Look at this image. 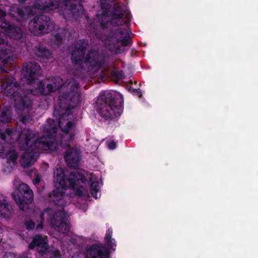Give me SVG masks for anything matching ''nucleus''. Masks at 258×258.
<instances>
[{"label": "nucleus", "instance_id": "nucleus-43", "mask_svg": "<svg viewBox=\"0 0 258 258\" xmlns=\"http://www.w3.org/2000/svg\"><path fill=\"white\" fill-rule=\"evenodd\" d=\"M85 18H86V20H88V19H89V16H86L85 17Z\"/></svg>", "mask_w": 258, "mask_h": 258}, {"label": "nucleus", "instance_id": "nucleus-25", "mask_svg": "<svg viewBox=\"0 0 258 258\" xmlns=\"http://www.w3.org/2000/svg\"><path fill=\"white\" fill-rule=\"evenodd\" d=\"M45 255L48 257V258H60V252L57 249L55 250L54 251H50L49 250L48 253L45 254Z\"/></svg>", "mask_w": 258, "mask_h": 258}, {"label": "nucleus", "instance_id": "nucleus-4", "mask_svg": "<svg viewBox=\"0 0 258 258\" xmlns=\"http://www.w3.org/2000/svg\"><path fill=\"white\" fill-rule=\"evenodd\" d=\"M102 15L99 18L101 27L119 26L129 23L131 14L119 3L110 4L105 0L101 3Z\"/></svg>", "mask_w": 258, "mask_h": 258}, {"label": "nucleus", "instance_id": "nucleus-16", "mask_svg": "<svg viewBox=\"0 0 258 258\" xmlns=\"http://www.w3.org/2000/svg\"><path fill=\"white\" fill-rule=\"evenodd\" d=\"M63 157L67 165L75 169L78 167L81 159L80 152L75 148H69L65 152Z\"/></svg>", "mask_w": 258, "mask_h": 258}, {"label": "nucleus", "instance_id": "nucleus-35", "mask_svg": "<svg viewBox=\"0 0 258 258\" xmlns=\"http://www.w3.org/2000/svg\"><path fill=\"white\" fill-rule=\"evenodd\" d=\"M108 147L109 149L111 150H113L115 149L116 147V143L113 141L109 142L108 144Z\"/></svg>", "mask_w": 258, "mask_h": 258}, {"label": "nucleus", "instance_id": "nucleus-20", "mask_svg": "<svg viewBox=\"0 0 258 258\" xmlns=\"http://www.w3.org/2000/svg\"><path fill=\"white\" fill-rule=\"evenodd\" d=\"M11 214L10 206L5 198L0 197V217H9Z\"/></svg>", "mask_w": 258, "mask_h": 258}, {"label": "nucleus", "instance_id": "nucleus-26", "mask_svg": "<svg viewBox=\"0 0 258 258\" xmlns=\"http://www.w3.org/2000/svg\"><path fill=\"white\" fill-rule=\"evenodd\" d=\"M52 210L49 208L45 209L43 210V211L41 212L40 215V219L41 222H43L44 221V216L45 215H47L48 216V218L49 219V217L51 214Z\"/></svg>", "mask_w": 258, "mask_h": 258}, {"label": "nucleus", "instance_id": "nucleus-19", "mask_svg": "<svg viewBox=\"0 0 258 258\" xmlns=\"http://www.w3.org/2000/svg\"><path fill=\"white\" fill-rule=\"evenodd\" d=\"M13 112L10 106H4L0 109V122L9 123L12 119Z\"/></svg>", "mask_w": 258, "mask_h": 258}, {"label": "nucleus", "instance_id": "nucleus-40", "mask_svg": "<svg viewBox=\"0 0 258 258\" xmlns=\"http://www.w3.org/2000/svg\"><path fill=\"white\" fill-rule=\"evenodd\" d=\"M4 152V150L3 149V147L0 146V157H1L3 155Z\"/></svg>", "mask_w": 258, "mask_h": 258}, {"label": "nucleus", "instance_id": "nucleus-2", "mask_svg": "<svg viewBox=\"0 0 258 258\" xmlns=\"http://www.w3.org/2000/svg\"><path fill=\"white\" fill-rule=\"evenodd\" d=\"M87 181L86 177L82 173L72 171L67 175L63 168H56L53 171L54 188L52 191L55 204H59L68 188L75 190L77 195L83 196Z\"/></svg>", "mask_w": 258, "mask_h": 258}, {"label": "nucleus", "instance_id": "nucleus-32", "mask_svg": "<svg viewBox=\"0 0 258 258\" xmlns=\"http://www.w3.org/2000/svg\"><path fill=\"white\" fill-rule=\"evenodd\" d=\"M12 196L13 199L18 204L22 205L23 204V200L21 198V197L19 195L16 196L15 194L12 193Z\"/></svg>", "mask_w": 258, "mask_h": 258}, {"label": "nucleus", "instance_id": "nucleus-36", "mask_svg": "<svg viewBox=\"0 0 258 258\" xmlns=\"http://www.w3.org/2000/svg\"><path fill=\"white\" fill-rule=\"evenodd\" d=\"M106 243L108 246L111 247L116 246L115 240L113 238H111V240L110 242H106Z\"/></svg>", "mask_w": 258, "mask_h": 258}, {"label": "nucleus", "instance_id": "nucleus-28", "mask_svg": "<svg viewBox=\"0 0 258 258\" xmlns=\"http://www.w3.org/2000/svg\"><path fill=\"white\" fill-rule=\"evenodd\" d=\"M62 42L61 35L60 34H56L54 35V43L59 46L62 44Z\"/></svg>", "mask_w": 258, "mask_h": 258}, {"label": "nucleus", "instance_id": "nucleus-10", "mask_svg": "<svg viewBox=\"0 0 258 258\" xmlns=\"http://www.w3.org/2000/svg\"><path fill=\"white\" fill-rule=\"evenodd\" d=\"M49 221L54 228L59 232L66 233L70 231L67 213L63 208L61 210L54 212L52 211Z\"/></svg>", "mask_w": 258, "mask_h": 258}, {"label": "nucleus", "instance_id": "nucleus-17", "mask_svg": "<svg viewBox=\"0 0 258 258\" xmlns=\"http://www.w3.org/2000/svg\"><path fill=\"white\" fill-rule=\"evenodd\" d=\"M18 190L24 198L26 199V203L29 204L33 201V191L30 187L26 183L19 184Z\"/></svg>", "mask_w": 258, "mask_h": 258}, {"label": "nucleus", "instance_id": "nucleus-6", "mask_svg": "<svg viewBox=\"0 0 258 258\" xmlns=\"http://www.w3.org/2000/svg\"><path fill=\"white\" fill-rule=\"evenodd\" d=\"M35 7L45 11L58 9L60 15L65 19H77L84 11L83 6L79 0H63L62 7L59 6V0H40Z\"/></svg>", "mask_w": 258, "mask_h": 258}, {"label": "nucleus", "instance_id": "nucleus-37", "mask_svg": "<svg viewBox=\"0 0 258 258\" xmlns=\"http://www.w3.org/2000/svg\"><path fill=\"white\" fill-rule=\"evenodd\" d=\"M41 180V178L40 177H39V176H37L36 177L34 180H33V183L34 184H37V183H39L40 182Z\"/></svg>", "mask_w": 258, "mask_h": 258}, {"label": "nucleus", "instance_id": "nucleus-23", "mask_svg": "<svg viewBox=\"0 0 258 258\" xmlns=\"http://www.w3.org/2000/svg\"><path fill=\"white\" fill-rule=\"evenodd\" d=\"M14 131L13 129L9 128H6L5 132L1 134V138L2 140L6 141L7 136L12 138L13 135Z\"/></svg>", "mask_w": 258, "mask_h": 258}, {"label": "nucleus", "instance_id": "nucleus-21", "mask_svg": "<svg viewBox=\"0 0 258 258\" xmlns=\"http://www.w3.org/2000/svg\"><path fill=\"white\" fill-rule=\"evenodd\" d=\"M58 126L61 131L64 133H68L72 128L74 125V122L72 121H66L59 119L58 121Z\"/></svg>", "mask_w": 258, "mask_h": 258}, {"label": "nucleus", "instance_id": "nucleus-7", "mask_svg": "<svg viewBox=\"0 0 258 258\" xmlns=\"http://www.w3.org/2000/svg\"><path fill=\"white\" fill-rule=\"evenodd\" d=\"M79 87V84L74 82L72 84L70 91L63 93L59 97L58 105L60 108L68 110L80 104L81 100Z\"/></svg>", "mask_w": 258, "mask_h": 258}, {"label": "nucleus", "instance_id": "nucleus-29", "mask_svg": "<svg viewBox=\"0 0 258 258\" xmlns=\"http://www.w3.org/2000/svg\"><path fill=\"white\" fill-rule=\"evenodd\" d=\"M112 230L111 228H109L106 233L105 236V242H110L112 238Z\"/></svg>", "mask_w": 258, "mask_h": 258}, {"label": "nucleus", "instance_id": "nucleus-30", "mask_svg": "<svg viewBox=\"0 0 258 258\" xmlns=\"http://www.w3.org/2000/svg\"><path fill=\"white\" fill-rule=\"evenodd\" d=\"M25 225L26 227V228L28 230H31L34 229L35 228V223L32 220H28L25 222Z\"/></svg>", "mask_w": 258, "mask_h": 258}, {"label": "nucleus", "instance_id": "nucleus-13", "mask_svg": "<svg viewBox=\"0 0 258 258\" xmlns=\"http://www.w3.org/2000/svg\"><path fill=\"white\" fill-rule=\"evenodd\" d=\"M0 27L3 29L9 36L16 40L23 41V32L22 29L7 21L4 17H0Z\"/></svg>", "mask_w": 258, "mask_h": 258}, {"label": "nucleus", "instance_id": "nucleus-31", "mask_svg": "<svg viewBox=\"0 0 258 258\" xmlns=\"http://www.w3.org/2000/svg\"><path fill=\"white\" fill-rule=\"evenodd\" d=\"M16 13L17 16L21 18H24L26 16V13L24 10L21 8H17L16 10Z\"/></svg>", "mask_w": 258, "mask_h": 258}, {"label": "nucleus", "instance_id": "nucleus-8", "mask_svg": "<svg viewBox=\"0 0 258 258\" xmlns=\"http://www.w3.org/2000/svg\"><path fill=\"white\" fill-rule=\"evenodd\" d=\"M29 30L34 35L48 33L54 29V23L49 16L44 14L36 15L29 23Z\"/></svg>", "mask_w": 258, "mask_h": 258}, {"label": "nucleus", "instance_id": "nucleus-9", "mask_svg": "<svg viewBox=\"0 0 258 258\" xmlns=\"http://www.w3.org/2000/svg\"><path fill=\"white\" fill-rule=\"evenodd\" d=\"M114 36L116 39L115 43L113 44L111 51L115 53L124 52L126 46L130 47L133 44L130 34L125 29L117 28L114 33Z\"/></svg>", "mask_w": 258, "mask_h": 258}, {"label": "nucleus", "instance_id": "nucleus-39", "mask_svg": "<svg viewBox=\"0 0 258 258\" xmlns=\"http://www.w3.org/2000/svg\"><path fill=\"white\" fill-rule=\"evenodd\" d=\"M18 258H30V257L29 256L28 254L24 253L22 255H20Z\"/></svg>", "mask_w": 258, "mask_h": 258}, {"label": "nucleus", "instance_id": "nucleus-24", "mask_svg": "<svg viewBox=\"0 0 258 258\" xmlns=\"http://www.w3.org/2000/svg\"><path fill=\"white\" fill-rule=\"evenodd\" d=\"M112 77L116 80L118 81L123 77V73L122 71H112L111 74Z\"/></svg>", "mask_w": 258, "mask_h": 258}, {"label": "nucleus", "instance_id": "nucleus-42", "mask_svg": "<svg viewBox=\"0 0 258 258\" xmlns=\"http://www.w3.org/2000/svg\"><path fill=\"white\" fill-rule=\"evenodd\" d=\"M74 134H71L70 135V139L73 140L74 139Z\"/></svg>", "mask_w": 258, "mask_h": 258}, {"label": "nucleus", "instance_id": "nucleus-38", "mask_svg": "<svg viewBox=\"0 0 258 258\" xmlns=\"http://www.w3.org/2000/svg\"><path fill=\"white\" fill-rule=\"evenodd\" d=\"M43 227V222H41L40 223H39L37 226H36V229L39 230L42 229Z\"/></svg>", "mask_w": 258, "mask_h": 258}, {"label": "nucleus", "instance_id": "nucleus-3", "mask_svg": "<svg viewBox=\"0 0 258 258\" xmlns=\"http://www.w3.org/2000/svg\"><path fill=\"white\" fill-rule=\"evenodd\" d=\"M123 105V99L121 94L105 91L99 96L96 110L105 121L110 122L120 116Z\"/></svg>", "mask_w": 258, "mask_h": 258}, {"label": "nucleus", "instance_id": "nucleus-11", "mask_svg": "<svg viewBox=\"0 0 258 258\" xmlns=\"http://www.w3.org/2000/svg\"><path fill=\"white\" fill-rule=\"evenodd\" d=\"M63 85V80L60 77L55 76L51 81L44 79L40 81L36 87L37 92L44 95H47L56 90H60Z\"/></svg>", "mask_w": 258, "mask_h": 258}, {"label": "nucleus", "instance_id": "nucleus-12", "mask_svg": "<svg viewBox=\"0 0 258 258\" xmlns=\"http://www.w3.org/2000/svg\"><path fill=\"white\" fill-rule=\"evenodd\" d=\"M42 73L40 65L35 61H29L24 63L22 67V75L24 78L28 81V83L32 84L34 81L40 77Z\"/></svg>", "mask_w": 258, "mask_h": 258}, {"label": "nucleus", "instance_id": "nucleus-27", "mask_svg": "<svg viewBox=\"0 0 258 258\" xmlns=\"http://www.w3.org/2000/svg\"><path fill=\"white\" fill-rule=\"evenodd\" d=\"M21 121L26 126L32 124V119L29 115H25L22 116Z\"/></svg>", "mask_w": 258, "mask_h": 258}, {"label": "nucleus", "instance_id": "nucleus-44", "mask_svg": "<svg viewBox=\"0 0 258 258\" xmlns=\"http://www.w3.org/2000/svg\"><path fill=\"white\" fill-rule=\"evenodd\" d=\"M1 12V10L0 9V12Z\"/></svg>", "mask_w": 258, "mask_h": 258}, {"label": "nucleus", "instance_id": "nucleus-18", "mask_svg": "<svg viewBox=\"0 0 258 258\" xmlns=\"http://www.w3.org/2000/svg\"><path fill=\"white\" fill-rule=\"evenodd\" d=\"M34 52L35 55L40 59H49L51 57V53L50 50L43 45L36 46Z\"/></svg>", "mask_w": 258, "mask_h": 258}, {"label": "nucleus", "instance_id": "nucleus-34", "mask_svg": "<svg viewBox=\"0 0 258 258\" xmlns=\"http://www.w3.org/2000/svg\"><path fill=\"white\" fill-rule=\"evenodd\" d=\"M6 36L5 33L0 30V45L4 44L6 41Z\"/></svg>", "mask_w": 258, "mask_h": 258}, {"label": "nucleus", "instance_id": "nucleus-14", "mask_svg": "<svg viewBox=\"0 0 258 258\" xmlns=\"http://www.w3.org/2000/svg\"><path fill=\"white\" fill-rule=\"evenodd\" d=\"M87 258H109V250L102 244H92L86 251Z\"/></svg>", "mask_w": 258, "mask_h": 258}, {"label": "nucleus", "instance_id": "nucleus-5", "mask_svg": "<svg viewBox=\"0 0 258 258\" xmlns=\"http://www.w3.org/2000/svg\"><path fill=\"white\" fill-rule=\"evenodd\" d=\"M88 41L83 39L79 40L71 53V59L74 64L80 65L83 60L90 70L100 69L106 62L105 54L97 50H90L85 57Z\"/></svg>", "mask_w": 258, "mask_h": 258}, {"label": "nucleus", "instance_id": "nucleus-41", "mask_svg": "<svg viewBox=\"0 0 258 258\" xmlns=\"http://www.w3.org/2000/svg\"><path fill=\"white\" fill-rule=\"evenodd\" d=\"M27 0H18L19 3H24Z\"/></svg>", "mask_w": 258, "mask_h": 258}, {"label": "nucleus", "instance_id": "nucleus-33", "mask_svg": "<svg viewBox=\"0 0 258 258\" xmlns=\"http://www.w3.org/2000/svg\"><path fill=\"white\" fill-rule=\"evenodd\" d=\"M9 158L12 162H15L18 158V154L16 152L13 151L11 152L9 156Z\"/></svg>", "mask_w": 258, "mask_h": 258}, {"label": "nucleus", "instance_id": "nucleus-22", "mask_svg": "<svg viewBox=\"0 0 258 258\" xmlns=\"http://www.w3.org/2000/svg\"><path fill=\"white\" fill-rule=\"evenodd\" d=\"M90 191L92 196L97 199L100 197V187L98 181H93L90 185Z\"/></svg>", "mask_w": 258, "mask_h": 258}, {"label": "nucleus", "instance_id": "nucleus-1", "mask_svg": "<svg viewBox=\"0 0 258 258\" xmlns=\"http://www.w3.org/2000/svg\"><path fill=\"white\" fill-rule=\"evenodd\" d=\"M42 131L44 135L38 139L35 138L34 135L30 130H27L25 133L19 134V138L23 134L25 137V143L23 145L25 152L20 159L21 165L24 168L31 166L36 161L39 156V148L41 147L44 150L55 148L54 141L57 128L54 120L47 119L46 123L43 126Z\"/></svg>", "mask_w": 258, "mask_h": 258}, {"label": "nucleus", "instance_id": "nucleus-15", "mask_svg": "<svg viewBox=\"0 0 258 258\" xmlns=\"http://www.w3.org/2000/svg\"><path fill=\"white\" fill-rule=\"evenodd\" d=\"M35 247L42 256H44V254L49 252V247L47 240L40 235L34 236L32 242L28 245L30 249H33Z\"/></svg>", "mask_w": 258, "mask_h": 258}]
</instances>
